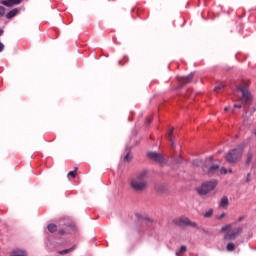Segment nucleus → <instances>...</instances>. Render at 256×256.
I'll list each match as a JSON object with an SVG mask.
<instances>
[{
	"instance_id": "obj_32",
	"label": "nucleus",
	"mask_w": 256,
	"mask_h": 256,
	"mask_svg": "<svg viewBox=\"0 0 256 256\" xmlns=\"http://www.w3.org/2000/svg\"><path fill=\"white\" fill-rule=\"evenodd\" d=\"M241 221H243V217H240V218L238 219V222H239V223H241Z\"/></svg>"
},
{
	"instance_id": "obj_23",
	"label": "nucleus",
	"mask_w": 256,
	"mask_h": 256,
	"mask_svg": "<svg viewBox=\"0 0 256 256\" xmlns=\"http://www.w3.org/2000/svg\"><path fill=\"white\" fill-rule=\"evenodd\" d=\"M221 89H225V84L218 85L214 88V91H221Z\"/></svg>"
},
{
	"instance_id": "obj_3",
	"label": "nucleus",
	"mask_w": 256,
	"mask_h": 256,
	"mask_svg": "<svg viewBox=\"0 0 256 256\" xmlns=\"http://www.w3.org/2000/svg\"><path fill=\"white\" fill-rule=\"evenodd\" d=\"M241 157H243V149L235 148L228 152L225 160L227 161V163H230V165H235V163L241 161Z\"/></svg>"
},
{
	"instance_id": "obj_14",
	"label": "nucleus",
	"mask_w": 256,
	"mask_h": 256,
	"mask_svg": "<svg viewBox=\"0 0 256 256\" xmlns=\"http://www.w3.org/2000/svg\"><path fill=\"white\" fill-rule=\"evenodd\" d=\"M75 247H76V245L72 246L69 249L59 250L58 254L59 255H67V253H71V251H75Z\"/></svg>"
},
{
	"instance_id": "obj_6",
	"label": "nucleus",
	"mask_w": 256,
	"mask_h": 256,
	"mask_svg": "<svg viewBox=\"0 0 256 256\" xmlns=\"http://www.w3.org/2000/svg\"><path fill=\"white\" fill-rule=\"evenodd\" d=\"M173 223L177 227H192L193 229H199V225L197 224V222H193L185 216L174 219Z\"/></svg>"
},
{
	"instance_id": "obj_27",
	"label": "nucleus",
	"mask_w": 256,
	"mask_h": 256,
	"mask_svg": "<svg viewBox=\"0 0 256 256\" xmlns=\"http://www.w3.org/2000/svg\"><path fill=\"white\" fill-rule=\"evenodd\" d=\"M3 49H5V45H3V43L0 42V53L3 52Z\"/></svg>"
},
{
	"instance_id": "obj_35",
	"label": "nucleus",
	"mask_w": 256,
	"mask_h": 256,
	"mask_svg": "<svg viewBox=\"0 0 256 256\" xmlns=\"http://www.w3.org/2000/svg\"><path fill=\"white\" fill-rule=\"evenodd\" d=\"M1 35H3V30H0V37H1Z\"/></svg>"
},
{
	"instance_id": "obj_11",
	"label": "nucleus",
	"mask_w": 256,
	"mask_h": 256,
	"mask_svg": "<svg viewBox=\"0 0 256 256\" xmlns=\"http://www.w3.org/2000/svg\"><path fill=\"white\" fill-rule=\"evenodd\" d=\"M10 256H27V252L21 249H14L11 251Z\"/></svg>"
},
{
	"instance_id": "obj_5",
	"label": "nucleus",
	"mask_w": 256,
	"mask_h": 256,
	"mask_svg": "<svg viewBox=\"0 0 256 256\" xmlns=\"http://www.w3.org/2000/svg\"><path fill=\"white\" fill-rule=\"evenodd\" d=\"M237 91H239L242 96L239 98V101L242 105H249L251 103V92H249V85L244 84L243 86H240L237 88Z\"/></svg>"
},
{
	"instance_id": "obj_16",
	"label": "nucleus",
	"mask_w": 256,
	"mask_h": 256,
	"mask_svg": "<svg viewBox=\"0 0 256 256\" xmlns=\"http://www.w3.org/2000/svg\"><path fill=\"white\" fill-rule=\"evenodd\" d=\"M251 161H253V152L249 151L246 156V165H251Z\"/></svg>"
},
{
	"instance_id": "obj_26",
	"label": "nucleus",
	"mask_w": 256,
	"mask_h": 256,
	"mask_svg": "<svg viewBox=\"0 0 256 256\" xmlns=\"http://www.w3.org/2000/svg\"><path fill=\"white\" fill-rule=\"evenodd\" d=\"M224 217H227L226 213H222L220 216L217 217L218 220L224 219Z\"/></svg>"
},
{
	"instance_id": "obj_29",
	"label": "nucleus",
	"mask_w": 256,
	"mask_h": 256,
	"mask_svg": "<svg viewBox=\"0 0 256 256\" xmlns=\"http://www.w3.org/2000/svg\"><path fill=\"white\" fill-rule=\"evenodd\" d=\"M241 107H242L241 104H235V105H234V108H235V109H241Z\"/></svg>"
},
{
	"instance_id": "obj_36",
	"label": "nucleus",
	"mask_w": 256,
	"mask_h": 256,
	"mask_svg": "<svg viewBox=\"0 0 256 256\" xmlns=\"http://www.w3.org/2000/svg\"><path fill=\"white\" fill-rule=\"evenodd\" d=\"M119 65H123V62H122V61H119Z\"/></svg>"
},
{
	"instance_id": "obj_10",
	"label": "nucleus",
	"mask_w": 256,
	"mask_h": 256,
	"mask_svg": "<svg viewBox=\"0 0 256 256\" xmlns=\"http://www.w3.org/2000/svg\"><path fill=\"white\" fill-rule=\"evenodd\" d=\"M23 0H2L1 4L5 5V7H13V5H19Z\"/></svg>"
},
{
	"instance_id": "obj_9",
	"label": "nucleus",
	"mask_w": 256,
	"mask_h": 256,
	"mask_svg": "<svg viewBox=\"0 0 256 256\" xmlns=\"http://www.w3.org/2000/svg\"><path fill=\"white\" fill-rule=\"evenodd\" d=\"M193 77H194V74L190 73L188 76L178 78V81L181 87L187 85V83H191V81H193Z\"/></svg>"
},
{
	"instance_id": "obj_31",
	"label": "nucleus",
	"mask_w": 256,
	"mask_h": 256,
	"mask_svg": "<svg viewBox=\"0 0 256 256\" xmlns=\"http://www.w3.org/2000/svg\"><path fill=\"white\" fill-rule=\"evenodd\" d=\"M196 165H198V166H199V165H203V161H197V162H196Z\"/></svg>"
},
{
	"instance_id": "obj_20",
	"label": "nucleus",
	"mask_w": 256,
	"mask_h": 256,
	"mask_svg": "<svg viewBox=\"0 0 256 256\" xmlns=\"http://www.w3.org/2000/svg\"><path fill=\"white\" fill-rule=\"evenodd\" d=\"M226 249H227L228 252L235 251V244L232 243V242L228 243L227 246H226Z\"/></svg>"
},
{
	"instance_id": "obj_22",
	"label": "nucleus",
	"mask_w": 256,
	"mask_h": 256,
	"mask_svg": "<svg viewBox=\"0 0 256 256\" xmlns=\"http://www.w3.org/2000/svg\"><path fill=\"white\" fill-rule=\"evenodd\" d=\"M5 11H7V9L4 6H0V19L5 17Z\"/></svg>"
},
{
	"instance_id": "obj_30",
	"label": "nucleus",
	"mask_w": 256,
	"mask_h": 256,
	"mask_svg": "<svg viewBox=\"0 0 256 256\" xmlns=\"http://www.w3.org/2000/svg\"><path fill=\"white\" fill-rule=\"evenodd\" d=\"M58 233L59 235H65V230H59Z\"/></svg>"
},
{
	"instance_id": "obj_19",
	"label": "nucleus",
	"mask_w": 256,
	"mask_h": 256,
	"mask_svg": "<svg viewBox=\"0 0 256 256\" xmlns=\"http://www.w3.org/2000/svg\"><path fill=\"white\" fill-rule=\"evenodd\" d=\"M183 253H187V246H181L179 251L176 252V256H181Z\"/></svg>"
},
{
	"instance_id": "obj_33",
	"label": "nucleus",
	"mask_w": 256,
	"mask_h": 256,
	"mask_svg": "<svg viewBox=\"0 0 256 256\" xmlns=\"http://www.w3.org/2000/svg\"><path fill=\"white\" fill-rule=\"evenodd\" d=\"M224 111H229V107H225V108H224Z\"/></svg>"
},
{
	"instance_id": "obj_12",
	"label": "nucleus",
	"mask_w": 256,
	"mask_h": 256,
	"mask_svg": "<svg viewBox=\"0 0 256 256\" xmlns=\"http://www.w3.org/2000/svg\"><path fill=\"white\" fill-rule=\"evenodd\" d=\"M18 14H19V9L14 8L6 14V19H13V17H16Z\"/></svg>"
},
{
	"instance_id": "obj_2",
	"label": "nucleus",
	"mask_w": 256,
	"mask_h": 256,
	"mask_svg": "<svg viewBox=\"0 0 256 256\" xmlns=\"http://www.w3.org/2000/svg\"><path fill=\"white\" fill-rule=\"evenodd\" d=\"M232 229L233 224H226L221 228V233H225L224 241H235V239L243 233V227H237L233 230Z\"/></svg>"
},
{
	"instance_id": "obj_17",
	"label": "nucleus",
	"mask_w": 256,
	"mask_h": 256,
	"mask_svg": "<svg viewBox=\"0 0 256 256\" xmlns=\"http://www.w3.org/2000/svg\"><path fill=\"white\" fill-rule=\"evenodd\" d=\"M77 171H79V167H75L73 171H70L67 174V177H72L73 179H75V177H77Z\"/></svg>"
},
{
	"instance_id": "obj_15",
	"label": "nucleus",
	"mask_w": 256,
	"mask_h": 256,
	"mask_svg": "<svg viewBox=\"0 0 256 256\" xmlns=\"http://www.w3.org/2000/svg\"><path fill=\"white\" fill-rule=\"evenodd\" d=\"M175 128H170L167 135H168V139L171 142V146L173 147L175 145V142H173V131Z\"/></svg>"
},
{
	"instance_id": "obj_21",
	"label": "nucleus",
	"mask_w": 256,
	"mask_h": 256,
	"mask_svg": "<svg viewBox=\"0 0 256 256\" xmlns=\"http://www.w3.org/2000/svg\"><path fill=\"white\" fill-rule=\"evenodd\" d=\"M203 217L209 219V217H213V209H209L207 212L203 214Z\"/></svg>"
},
{
	"instance_id": "obj_13",
	"label": "nucleus",
	"mask_w": 256,
	"mask_h": 256,
	"mask_svg": "<svg viewBox=\"0 0 256 256\" xmlns=\"http://www.w3.org/2000/svg\"><path fill=\"white\" fill-rule=\"evenodd\" d=\"M229 206V198H227V196H224L221 200H220V207H228Z\"/></svg>"
},
{
	"instance_id": "obj_4",
	"label": "nucleus",
	"mask_w": 256,
	"mask_h": 256,
	"mask_svg": "<svg viewBox=\"0 0 256 256\" xmlns=\"http://www.w3.org/2000/svg\"><path fill=\"white\" fill-rule=\"evenodd\" d=\"M201 167L203 173H205L206 175H213L214 173H217V171H219V164H213V157L205 160Z\"/></svg>"
},
{
	"instance_id": "obj_34",
	"label": "nucleus",
	"mask_w": 256,
	"mask_h": 256,
	"mask_svg": "<svg viewBox=\"0 0 256 256\" xmlns=\"http://www.w3.org/2000/svg\"><path fill=\"white\" fill-rule=\"evenodd\" d=\"M228 173H233V170H232V169H229V170H228Z\"/></svg>"
},
{
	"instance_id": "obj_8",
	"label": "nucleus",
	"mask_w": 256,
	"mask_h": 256,
	"mask_svg": "<svg viewBox=\"0 0 256 256\" xmlns=\"http://www.w3.org/2000/svg\"><path fill=\"white\" fill-rule=\"evenodd\" d=\"M149 159H152V161H156L157 163H165V158L163 155L157 152H148Z\"/></svg>"
},
{
	"instance_id": "obj_7",
	"label": "nucleus",
	"mask_w": 256,
	"mask_h": 256,
	"mask_svg": "<svg viewBox=\"0 0 256 256\" xmlns=\"http://www.w3.org/2000/svg\"><path fill=\"white\" fill-rule=\"evenodd\" d=\"M217 187V180H210L202 183V185L197 188V193L200 195H207L208 193H211Z\"/></svg>"
},
{
	"instance_id": "obj_18",
	"label": "nucleus",
	"mask_w": 256,
	"mask_h": 256,
	"mask_svg": "<svg viewBox=\"0 0 256 256\" xmlns=\"http://www.w3.org/2000/svg\"><path fill=\"white\" fill-rule=\"evenodd\" d=\"M47 229L50 233H55L57 231V225L54 223L48 224Z\"/></svg>"
},
{
	"instance_id": "obj_28",
	"label": "nucleus",
	"mask_w": 256,
	"mask_h": 256,
	"mask_svg": "<svg viewBox=\"0 0 256 256\" xmlns=\"http://www.w3.org/2000/svg\"><path fill=\"white\" fill-rule=\"evenodd\" d=\"M152 122H153V118H147V125H151Z\"/></svg>"
},
{
	"instance_id": "obj_24",
	"label": "nucleus",
	"mask_w": 256,
	"mask_h": 256,
	"mask_svg": "<svg viewBox=\"0 0 256 256\" xmlns=\"http://www.w3.org/2000/svg\"><path fill=\"white\" fill-rule=\"evenodd\" d=\"M133 159V157L131 156V154H126V156L124 157V161H127V163H129V161H131Z\"/></svg>"
},
{
	"instance_id": "obj_1",
	"label": "nucleus",
	"mask_w": 256,
	"mask_h": 256,
	"mask_svg": "<svg viewBox=\"0 0 256 256\" xmlns=\"http://www.w3.org/2000/svg\"><path fill=\"white\" fill-rule=\"evenodd\" d=\"M130 187L136 193H143L147 189V172L143 171L133 177L130 181Z\"/></svg>"
},
{
	"instance_id": "obj_25",
	"label": "nucleus",
	"mask_w": 256,
	"mask_h": 256,
	"mask_svg": "<svg viewBox=\"0 0 256 256\" xmlns=\"http://www.w3.org/2000/svg\"><path fill=\"white\" fill-rule=\"evenodd\" d=\"M220 173L223 174V175H227L228 171H227V169L225 167H222L220 169Z\"/></svg>"
}]
</instances>
